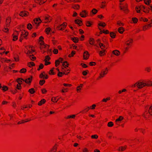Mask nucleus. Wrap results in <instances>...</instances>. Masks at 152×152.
<instances>
[{"label":"nucleus","mask_w":152,"mask_h":152,"mask_svg":"<svg viewBox=\"0 0 152 152\" xmlns=\"http://www.w3.org/2000/svg\"><path fill=\"white\" fill-rule=\"evenodd\" d=\"M98 11L97 10H96L95 9H93L92 10H91V13L93 14V15H95L96 14L97 12Z\"/></svg>","instance_id":"obj_46"},{"label":"nucleus","mask_w":152,"mask_h":152,"mask_svg":"<svg viewBox=\"0 0 152 152\" xmlns=\"http://www.w3.org/2000/svg\"><path fill=\"white\" fill-rule=\"evenodd\" d=\"M28 35V32L26 31V32H24V34H21V36H23V37L24 38L26 39V37H27Z\"/></svg>","instance_id":"obj_41"},{"label":"nucleus","mask_w":152,"mask_h":152,"mask_svg":"<svg viewBox=\"0 0 152 152\" xmlns=\"http://www.w3.org/2000/svg\"><path fill=\"white\" fill-rule=\"evenodd\" d=\"M49 46L48 45H47V46H46L45 45H41L40 47V49L41 50L42 49L44 48H46L47 49H48L49 48Z\"/></svg>","instance_id":"obj_53"},{"label":"nucleus","mask_w":152,"mask_h":152,"mask_svg":"<svg viewBox=\"0 0 152 152\" xmlns=\"http://www.w3.org/2000/svg\"><path fill=\"white\" fill-rule=\"evenodd\" d=\"M90 108L89 107H88L86 108H85V109L82 110L80 112L82 113H84L87 112H88Z\"/></svg>","instance_id":"obj_29"},{"label":"nucleus","mask_w":152,"mask_h":152,"mask_svg":"<svg viewBox=\"0 0 152 152\" xmlns=\"http://www.w3.org/2000/svg\"><path fill=\"white\" fill-rule=\"evenodd\" d=\"M106 2L105 1L102 2L100 6V7L102 8H104L106 6Z\"/></svg>","instance_id":"obj_31"},{"label":"nucleus","mask_w":152,"mask_h":152,"mask_svg":"<svg viewBox=\"0 0 152 152\" xmlns=\"http://www.w3.org/2000/svg\"><path fill=\"white\" fill-rule=\"evenodd\" d=\"M124 119V117L122 116H120L115 120V122L116 124L118 125L120 124V122Z\"/></svg>","instance_id":"obj_12"},{"label":"nucleus","mask_w":152,"mask_h":152,"mask_svg":"<svg viewBox=\"0 0 152 152\" xmlns=\"http://www.w3.org/2000/svg\"><path fill=\"white\" fill-rule=\"evenodd\" d=\"M44 74H45L44 72L40 74L39 75V77L41 78L47 79L48 78V76L47 75H44Z\"/></svg>","instance_id":"obj_15"},{"label":"nucleus","mask_w":152,"mask_h":152,"mask_svg":"<svg viewBox=\"0 0 152 152\" xmlns=\"http://www.w3.org/2000/svg\"><path fill=\"white\" fill-rule=\"evenodd\" d=\"M22 84V83H18L17 85V87L16 88L18 90H20L21 88V84Z\"/></svg>","instance_id":"obj_45"},{"label":"nucleus","mask_w":152,"mask_h":152,"mask_svg":"<svg viewBox=\"0 0 152 152\" xmlns=\"http://www.w3.org/2000/svg\"><path fill=\"white\" fill-rule=\"evenodd\" d=\"M64 74L67 75V73H65V72L63 73L62 72H59L58 74V76L59 77H61Z\"/></svg>","instance_id":"obj_47"},{"label":"nucleus","mask_w":152,"mask_h":152,"mask_svg":"<svg viewBox=\"0 0 152 152\" xmlns=\"http://www.w3.org/2000/svg\"><path fill=\"white\" fill-rule=\"evenodd\" d=\"M46 33L48 34H49V32L50 31V28L49 27L45 29V30Z\"/></svg>","instance_id":"obj_57"},{"label":"nucleus","mask_w":152,"mask_h":152,"mask_svg":"<svg viewBox=\"0 0 152 152\" xmlns=\"http://www.w3.org/2000/svg\"><path fill=\"white\" fill-rule=\"evenodd\" d=\"M75 23L78 24L80 26H81L82 24V21L78 19L76 20H75Z\"/></svg>","instance_id":"obj_20"},{"label":"nucleus","mask_w":152,"mask_h":152,"mask_svg":"<svg viewBox=\"0 0 152 152\" xmlns=\"http://www.w3.org/2000/svg\"><path fill=\"white\" fill-rule=\"evenodd\" d=\"M50 59V57L48 56H47L45 57L44 61H49Z\"/></svg>","instance_id":"obj_64"},{"label":"nucleus","mask_w":152,"mask_h":152,"mask_svg":"<svg viewBox=\"0 0 152 152\" xmlns=\"http://www.w3.org/2000/svg\"><path fill=\"white\" fill-rule=\"evenodd\" d=\"M145 83L143 81H142L141 80H140L136 82L134 85V87L137 86L139 89H141L145 86Z\"/></svg>","instance_id":"obj_3"},{"label":"nucleus","mask_w":152,"mask_h":152,"mask_svg":"<svg viewBox=\"0 0 152 152\" xmlns=\"http://www.w3.org/2000/svg\"><path fill=\"white\" fill-rule=\"evenodd\" d=\"M32 25L30 23H29L27 25V28L29 30H31L32 29Z\"/></svg>","instance_id":"obj_54"},{"label":"nucleus","mask_w":152,"mask_h":152,"mask_svg":"<svg viewBox=\"0 0 152 152\" xmlns=\"http://www.w3.org/2000/svg\"><path fill=\"white\" fill-rule=\"evenodd\" d=\"M98 25L99 26H101L103 27H104L106 26V24L105 23H99Z\"/></svg>","instance_id":"obj_58"},{"label":"nucleus","mask_w":152,"mask_h":152,"mask_svg":"<svg viewBox=\"0 0 152 152\" xmlns=\"http://www.w3.org/2000/svg\"><path fill=\"white\" fill-rule=\"evenodd\" d=\"M69 65L67 61L64 62L62 64L65 68H66V66L68 67Z\"/></svg>","instance_id":"obj_36"},{"label":"nucleus","mask_w":152,"mask_h":152,"mask_svg":"<svg viewBox=\"0 0 152 152\" xmlns=\"http://www.w3.org/2000/svg\"><path fill=\"white\" fill-rule=\"evenodd\" d=\"M151 28V26L148 24L145 26L143 27V30L144 31H145L146 30L149 29Z\"/></svg>","instance_id":"obj_24"},{"label":"nucleus","mask_w":152,"mask_h":152,"mask_svg":"<svg viewBox=\"0 0 152 152\" xmlns=\"http://www.w3.org/2000/svg\"><path fill=\"white\" fill-rule=\"evenodd\" d=\"M52 20V18L48 15L45 17L44 23H46L50 22Z\"/></svg>","instance_id":"obj_8"},{"label":"nucleus","mask_w":152,"mask_h":152,"mask_svg":"<svg viewBox=\"0 0 152 152\" xmlns=\"http://www.w3.org/2000/svg\"><path fill=\"white\" fill-rule=\"evenodd\" d=\"M110 35L112 38H114L115 36V33L111 32L110 33Z\"/></svg>","instance_id":"obj_49"},{"label":"nucleus","mask_w":152,"mask_h":152,"mask_svg":"<svg viewBox=\"0 0 152 152\" xmlns=\"http://www.w3.org/2000/svg\"><path fill=\"white\" fill-rule=\"evenodd\" d=\"M145 9V7L142 5L137 6L135 8L136 11L138 13H140L141 10L143 11V10Z\"/></svg>","instance_id":"obj_5"},{"label":"nucleus","mask_w":152,"mask_h":152,"mask_svg":"<svg viewBox=\"0 0 152 152\" xmlns=\"http://www.w3.org/2000/svg\"><path fill=\"white\" fill-rule=\"evenodd\" d=\"M28 66L30 67H31L32 66H35V64L33 62H30L28 63Z\"/></svg>","instance_id":"obj_34"},{"label":"nucleus","mask_w":152,"mask_h":152,"mask_svg":"<svg viewBox=\"0 0 152 152\" xmlns=\"http://www.w3.org/2000/svg\"><path fill=\"white\" fill-rule=\"evenodd\" d=\"M114 125V124L113 122L110 121L107 124V126L109 127H112Z\"/></svg>","instance_id":"obj_38"},{"label":"nucleus","mask_w":152,"mask_h":152,"mask_svg":"<svg viewBox=\"0 0 152 152\" xmlns=\"http://www.w3.org/2000/svg\"><path fill=\"white\" fill-rule=\"evenodd\" d=\"M54 68H53L49 71V74L50 75H53L55 74V73L53 72V70L54 69Z\"/></svg>","instance_id":"obj_44"},{"label":"nucleus","mask_w":152,"mask_h":152,"mask_svg":"<svg viewBox=\"0 0 152 152\" xmlns=\"http://www.w3.org/2000/svg\"><path fill=\"white\" fill-rule=\"evenodd\" d=\"M86 24L87 26L90 27L91 26L92 24L89 21H87L86 22Z\"/></svg>","instance_id":"obj_50"},{"label":"nucleus","mask_w":152,"mask_h":152,"mask_svg":"<svg viewBox=\"0 0 152 152\" xmlns=\"http://www.w3.org/2000/svg\"><path fill=\"white\" fill-rule=\"evenodd\" d=\"M148 112L151 115H152V106L149 108Z\"/></svg>","instance_id":"obj_63"},{"label":"nucleus","mask_w":152,"mask_h":152,"mask_svg":"<svg viewBox=\"0 0 152 152\" xmlns=\"http://www.w3.org/2000/svg\"><path fill=\"white\" fill-rule=\"evenodd\" d=\"M47 0H34L35 2L38 3L40 5L43 4Z\"/></svg>","instance_id":"obj_13"},{"label":"nucleus","mask_w":152,"mask_h":152,"mask_svg":"<svg viewBox=\"0 0 152 152\" xmlns=\"http://www.w3.org/2000/svg\"><path fill=\"white\" fill-rule=\"evenodd\" d=\"M33 77L32 76H31L30 77L24 80L26 83H31Z\"/></svg>","instance_id":"obj_17"},{"label":"nucleus","mask_w":152,"mask_h":152,"mask_svg":"<svg viewBox=\"0 0 152 152\" xmlns=\"http://www.w3.org/2000/svg\"><path fill=\"white\" fill-rule=\"evenodd\" d=\"M14 34L16 35H14L13 37V40L16 41L18 39V36L17 35L18 34V32L17 31H15L14 33Z\"/></svg>","instance_id":"obj_19"},{"label":"nucleus","mask_w":152,"mask_h":152,"mask_svg":"<svg viewBox=\"0 0 152 152\" xmlns=\"http://www.w3.org/2000/svg\"><path fill=\"white\" fill-rule=\"evenodd\" d=\"M83 86V84H80V86H78L77 88V92H80V90L81 89V88H82Z\"/></svg>","instance_id":"obj_23"},{"label":"nucleus","mask_w":152,"mask_h":152,"mask_svg":"<svg viewBox=\"0 0 152 152\" xmlns=\"http://www.w3.org/2000/svg\"><path fill=\"white\" fill-rule=\"evenodd\" d=\"M75 115H67L65 117V118L66 119H74L75 117Z\"/></svg>","instance_id":"obj_18"},{"label":"nucleus","mask_w":152,"mask_h":152,"mask_svg":"<svg viewBox=\"0 0 152 152\" xmlns=\"http://www.w3.org/2000/svg\"><path fill=\"white\" fill-rule=\"evenodd\" d=\"M75 51L74 50H73L72 51L71 53L69 55L68 57L70 58L74 56V55L75 54Z\"/></svg>","instance_id":"obj_39"},{"label":"nucleus","mask_w":152,"mask_h":152,"mask_svg":"<svg viewBox=\"0 0 152 152\" xmlns=\"http://www.w3.org/2000/svg\"><path fill=\"white\" fill-rule=\"evenodd\" d=\"M28 92L31 94H32L34 93L35 92V91L34 90V88H31L29 90Z\"/></svg>","instance_id":"obj_42"},{"label":"nucleus","mask_w":152,"mask_h":152,"mask_svg":"<svg viewBox=\"0 0 152 152\" xmlns=\"http://www.w3.org/2000/svg\"><path fill=\"white\" fill-rule=\"evenodd\" d=\"M133 42V40L132 39H129L125 42V50L124 53H126V51L131 47Z\"/></svg>","instance_id":"obj_1"},{"label":"nucleus","mask_w":152,"mask_h":152,"mask_svg":"<svg viewBox=\"0 0 152 152\" xmlns=\"http://www.w3.org/2000/svg\"><path fill=\"white\" fill-rule=\"evenodd\" d=\"M108 71V70L107 68H106L105 69L102 70L101 72L100 73L99 76L97 78V80H99L101 78L104 77L105 75L107 74Z\"/></svg>","instance_id":"obj_4"},{"label":"nucleus","mask_w":152,"mask_h":152,"mask_svg":"<svg viewBox=\"0 0 152 152\" xmlns=\"http://www.w3.org/2000/svg\"><path fill=\"white\" fill-rule=\"evenodd\" d=\"M117 24L118 25V26H124V24L123 23H122L120 21H118L117 22Z\"/></svg>","instance_id":"obj_61"},{"label":"nucleus","mask_w":152,"mask_h":152,"mask_svg":"<svg viewBox=\"0 0 152 152\" xmlns=\"http://www.w3.org/2000/svg\"><path fill=\"white\" fill-rule=\"evenodd\" d=\"M144 1L145 4L147 5H149L151 2V0H144Z\"/></svg>","instance_id":"obj_37"},{"label":"nucleus","mask_w":152,"mask_h":152,"mask_svg":"<svg viewBox=\"0 0 152 152\" xmlns=\"http://www.w3.org/2000/svg\"><path fill=\"white\" fill-rule=\"evenodd\" d=\"M151 81H149L145 83V86H152V84H151Z\"/></svg>","instance_id":"obj_28"},{"label":"nucleus","mask_w":152,"mask_h":152,"mask_svg":"<svg viewBox=\"0 0 152 152\" xmlns=\"http://www.w3.org/2000/svg\"><path fill=\"white\" fill-rule=\"evenodd\" d=\"M126 6V5L125 7H121V10H123V11H124L125 13H127L128 12V10L127 9Z\"/></svg>","instance_id":"obj_27"},{"label":"nucleus","mask_w":152,"mask_h":152,"mask_svg":"<svg viewBox=\"0 0 152 152\" xmlns=\"http://www.w3.org/2000/svg\"><path fill=\"white\" fill-rule=\"evenodd\" d=\"M124 31V28L123 27H120L118 28V31L121 34H122Z\"/></svg>","instance_id":"obj_25"},{"label":"nucleus","mask_w":152,"mask_h":152,"mask_svg":"<svg viewBox=\"0 0 152 152\" xmlns=\"http://www.w3.org/2000/svg\"><path fill=\"white\" fill-rule=\"evenodd\" d=\"M57 146L55 145L49 152H56V151Z\"/></svg>","instance_id":"obj_33"},{"label":"nucleus","mask_w":152,"mask_h":152,"mask_svg":"<svg viewBox=\"0 0 152 152\" xmlns=\"http://www.w3.org/2000/svg\"><path fill=\"white\" fill-rule=\"evenodd\" d=\"M42 22V21L39 18H36L34 19L32 23L33 26H35V28L37 29Z\"/></svg>","instance_id":"obj_2"},{"label":"nucleus","mask_w":152,"mask_h":152,"mask_svg":"<svg viewBox=\"0 0 152 152\" xmlns=\"http://www.w3.org/2000/svg\"><path fill=\"white\" fill-rule=\"evenodd\" d=\"M113 53L116 56H118L120 54V52L117 50H114L113 51Z\"/></svg>","instance_id":"obj_22"},{"label":"nucleus","mask_w":152,"mask_h":152,"mask_svg":"<svg viewBox=\"0 0 152 152\" xmlns=\"http://www.w3.org/2000/svg\"><path fill=\"white\" fill-rule=\"evenodd\" d=\"M110 99V97H108L106 99H103L102 100V102H106L107 101L109 100Z\"/></svg>","instance_id":"obj_51"},{"label":"nucleus","mask_w":152,"mask_h":152,"mask_svg":"<svg viewBox=\"0 0 152 152\" xmlns=\"http://www.w3.org/2000/svg\"><path fill=\"white\" fill-rule=\"evenodd\" d=\"M8 89V87L6 86H4L2 87V90L4 91H6Z\"/></svg>","instance_id":"obj_55"},{"label":"nucleus","mask_w":152,"mask_h":152,"mask_svg":"<svg viewBox=\"0 0 152 152\" xmlns=\"http://www.w3.org/2000/svg\"><path fill=\"white\" fill-rule=\"evenodd\" d=\"M89 42V44L91 45H94V40L93 38H90Z\"/></svg>","instance_id":"obj_32"},{"label":"nucleus","mask_w":152,"mask_h":152,"mask_svg":"<svg viewBox=\"0 0 152 152\" xmlns=\"http://www.w3.org/2000/svg\"><path fill=\"white\" fill-rule=\"evenodd\" d=\"M28 15V12L25 11L20 12L19 14V15L22 17L27 16Z\"/></svg>","instance_id":"obj_10"},{"label":"nucleus","mask_w":152,"mask_h":152,"mask_svg":"<svg viewBox=\"0 0 152 152\" xmlns=\"http://www.w3.org/2000/svg\"><path fill=\"white\" fill-rule=\"evenodd\" d=\"M132 20L134 23H137L138 21L137 19L136 18H132Z\"/></svg>","instance_id":"obj_62"},{"label":"nucleus","mask_w":152,"mask_h":152,"mask_svg":"<svg viewBox=\"0 0 152 152\" xmlns=\"http://www.w3.org/2000/svg\"><path fill=\"white\" fill-rule=\"evenodd\" d=\"M80 15L83 18H85L88 16V12L86 10H83L80 12Z\"/></svg>","instance_id":"obj_6"},{"label":"nucleus","mask_w":152,"mask_h":152,"mask_svg":"<svg viewBox=\"0 0 152 152\" xmlns=\"http://www.w3.org/2000/svg\"><path fill=\"white\" fill-rule=\"evenodd\" d=\"M126 148L127 146L126 145L120 146L118 148V151H123L126 149Z\"/></svg>","instance_id":"obj_14"},{"label":"nucleus","mask_w":152,"mask_h":152,"mask_svg":"<svg viewBox=\"0 0 152 152\" xmlns=\"http://www.w3.org/2000/svg\"><path fill=\"white\" fill-rule=\"evenodd\" d=\"M106 136L109 139H111L113 136L112 133L110 132H108L107 133Z\"/></svg>","instance_id":"obj_26"},{"label":"nucleus","mask_w":152,"mask_h":152,"mask_svg":"<svg viewBox=\"0 0 152 152\" xmlns=\"http://www.w3.org/2000/svg\"><path fill=\"white\" fill-rule=\"evenodd\" d=\"M45 82V80H40L39 84L41 86H42Z\"/></svg>","instance_id":"obj_52"},{"label":"nucleus","mask_w":152,"mask_h":152,"mask_svg":"<svg viewBox=\"0 0 152 152\" xmlns=\"http://www.w3.org/2000/svg\"><path fill=\"white\" fill-rule=\"evenodd\" d=\"M71 39L75 43L78 42L79 39L77 37H74L71 38Z\"/></svg>","instance_id":"obj_30"},{"label":"nucleus","mask_w":152,"mask_h":152,"mask_svg":"<svg viewBox=\"0 0 152 152\" xmlns=\"http://www.w3.org/2000/svg\"><path fill=\"white\" fill-rule=\"evenodd\" d=\"M11 19V18L10 17H8L7 18L6 22V25L7 27H8L10 26Z\"/></svg>","instance_id":"obj_9"},{"label":"nucleus","mask_w":152,"mask_h":152,"mask_svg":"<svg viewBox=\"0 0 152 152\" xmlns=\"http://www.w3.org/2000/svg\"><path fill=\"white\" fill-rule=\"evenodd\" d=\"M99 45L100 48L102 50H104V49L105 48V46L104 44L102 43H100Z\"/></svg>","instance_id":"obj_43"},{"label":"nucleus","mask_w":152,"mask_h":152,"mask_svg":"<svg viewBox=\"0 0 152 152\" xmlns=\"http://www.w3.org/2000/svg\"><path fill=\"white\" fill-rule=\"evenodd\" d=\"M151 70V68L150 67H147L145 69V70L148 72H150Z\"/></svg>","instance_id":"obj_59"},{"label":"nucleus","mask_w":152,"mask_h":152,"mask_svg":"<svg viewBox=\"0 0 152 152\" xmlns=\"http://www.w3.org/2000/svg\"><path fill=\"white\" fill-rule=\"evenodd\" d=\"M5 50L4 48H2L0 49V54H2L4 53Z\"/></svg>","instance_id":"obj_48"},{"label":"nucleus","mask_w":152,"mask_h":152,"mask_svg":"<svg viewBox=\"0 0 152 152\" xmlns=\"http://www.w3.org/2000/svg\"><path fill=\"white\" fill-rule=\"evenodd\" d=\"M150 115V114L149 112L148 113L147 111H145L143 115V116L146 119H147L149 118Z\"/></svg>","instance_id":"obj_16"},{"label":"nucleus","mask_w":152,"mask_h":152,"mask_svg":"<svg viewBox=\"0 0 152 152\" xmlns=\"http://www.w3.org/2000/svg\"><path fill=\"white\" fill-rule=\"evenodd\" d=\"M44 67V65L42 64H41L39 66V68L37 70L39 71L40 69H42Z\"/></svg>","instance_id":"obj_60"},{"label":"nucleus","mask_w":152,"mask_h":152,"mask_svg":"<svg viewBox=\"0 0 152 152\" xmlns=\"http://www.w3.org/2000/svg\"><path fill=\"white\" fill-rule=\"evenodd\" d=\"M28 57L32 61H34L36 59V57L34 56V55L33 54H32L31 55H29V56H28Z\"/></svg>","instance_id":"obj_35"},{"label":"nucleus","mask_w":152,"mask_h":152,"mask_svg":"<svg viewBox=\"0 0 152 152\" xmlns=\"http://www.w3.org/2000/svg\"><path fill=\"white\" fill-rule=\"evenodd\" d=\"M46 102V100L44 99H42L38 103V104L40 106L42 104H44Z\"/></svg>","instance_id":"obj_21"},{"label":"nucleus","mask_w":152,"mask_h":152,"mask_svg":"<svg viewBox=\"0 0 152 152\" xmlns=\"http://www.w3.org/2000/svg\"><path fill=\"white\" fill-rule=\"evenodd\" d=\"M26 71V69L25 68H23L20 70V72L21 73H24Z\"/></svg>","instance_id":"obj_56"},{"label":"nucleus","mask_w":152,"mask_h":152,"mask_svg":"<svg viewBox=\"0 0 152 152\" xmlns=\"http://www.w3.org/2000/svg\"><path fill=\"white\" fill-rule=\"evenodd\" d=\"M89 56V54L88 51H86L84 52L83 57L85 59L87 60L88 59Z\"/></svg>","instance_id":"obj_11"},{"label":"nucleus","mask_w":152,"mask_h":152,"mask_svg":"<svg viewBox=\"0 0 152 152\" xmlns=\"http://www.w3.org/2000/svg\"><path fill=\"white\" fill-rule=\"evenodd\" d=\"M105 50H103L102 51H100L99 53V55L100 56H102L105 54L104 52Z\"/></svg>","instance_id":"obj_40"},{"label":"nucleus","mask_w":152,"mask_h":152,"mask_svg":"<svg viewBox=\"0 0 152 152\" xmlns=\"http://www.w3.org/2000/svg\"><path fill=\"white\" fill-rule=\"evenodd\" d=\"M67 25V23L65 22L64 23L60 26L57 27V29L59 30H64L66 27V26Z\"/></svg>","instance_id":"obj_7"}]
</instances>
